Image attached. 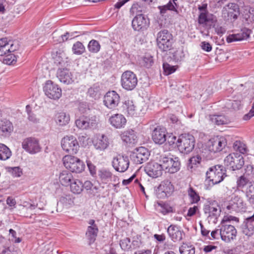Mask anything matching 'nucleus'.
Instances as JSON below:
<instances>
[{
	"instance_id": "1",
	"label": "nucleus",
	"mask_w": 254,
	"mask_h": 254,
	"mask_svg": "<svg viewBox=\"0 0 254 254\" xmlns=\"http://www.w3.org/2000/svg\"><path fill=\"white\" fill-rule=\"evenodd\" d=\"M162 170L170 174H174L180 169L181 163L178 157H173L172 155H161L159 159Z\"/></svg>"
},
{
	"instance_id": "2",
	"label": "nucleus",
	"mask_w": 254,
	"mask_h": 254,
	"mask_svg": "<svg viewBox=\"0 0 254 254\" xmlns=\"http://www.w3.org/2000/svg\"><path fill=\"white\" fill-rule=\"evenodd\" d=\"M176 143L180 152L188 154L194 148L195 139L190 134H182L179 136Z\"/></svg>"
},
{
	"instance_id": "3",
	"label": "nucleus",
	"mask_w": 254,
	"mask_h": 254,
	"mask_svg": "<svg viewBox=\"0 0 254 254\" xmlns=\"http://www.w3.org/2000/svg\"><path fill=\"white\" fill-rule=\"evenodd\" d=\"M63 161L64 167L73 173H80L84 170L85 164L76 157L67 155L63 157Z\"/></svg>"
},
{
	"instance_id": "4",
	"label": "nucleus",
	"mask_w": 254,
	"mask_h": 254,
	"mask_svg": "<svg viewBox=\"0 0 254 254\" xmlns=\"http://www.w3.org/2000/svg\"><path fill=\"white\" fill-rule=\"evenodd\" d=\"M173 39L172 35L167 30L159 31L157 36V44L158 48L162 51L171 50Z\"/></svg>"
},
{
	"instance_id": "5",
	"label": "nucleus",
	"mask_w": 254,
	"mask_h": 254,
	"mask_svg": "<svg viewBox=\"0 0 254 254\" xmlns=\"http://www.w3.org/2000/svg\"><path fill=\"white\" fill-rule=\"evenodd\" d=\"M226 171L221 165H216L210 167L206 173V179L213 185L221 182L226 175Z\"/></svg>"
},
{
	"instance_id": "6",
	"label": "nucleus",
	"mask_w": 254,
	"mask_h": 254,
	"mask_svg": "<svg viewBox=\"0 0 254 254\" xmlns=\"http://www.w3.org/2000/svg\"><path fill=\"white\" fill-rule=\"evenodd\" d=\"M224 162L227 169L231 171L239 170L244 164L243 156L237 153L229 154L225 157Z\"/></svg>"
},
{
	"instance_id": "7",
	"label": "nucleus",
	"mask_w": 254,
	"mask_h": 254,
	"mask_svg": "<svg viewBox=\"0 0 254 254\" xmlns=\"http://www.w3.org/2000/svg\"><path fill=\"white\" fill-rule=\"evenodd\" d=\"M203 211L208 220L215 223L220 215L221 209L216 201H211L204 205Z\"/></svg>"
},
{
	"instance_id": "8",
	"label": "nucleus",
	"mask_w": 254,
	"mask_h": 254,
	"mask_svg": "<svg viewBox=\"0 0 254 254\" xmlns=\"http://www.w3.org/2000/svg\"><path fill=\"white\" fill-rule=\"evenodd\" d=\"M137 82V76L132 71L127 70L122 74L121 79V85L126 90H132L136 86Z\"/></svg>"
},
{
	"instance_id": "9",
	"label": "nucleus",
	"mask_w": 254,
	"mask_h": 254,
	"mask_svg": "<svg viewBox=\"0 0 254 254\" xmlns=\"http://www.w3.org/2000/svg\"><path fill=\"white\" fill-rule=\"evenodd\" d=\"M240 14L239 6L235 3L230 2L224 6L222 16L225 20H236Z\"/></svg>"
},
{
	"instance_id": "10",
	"label": "nucleus",
	"mask_w": 254,
	"mask_h": 254,
	"mask_svg": "<svg viewBox=\"0 0 254 254\" xmlns=\"http://www.w3.org/2000/svg\"><path fill=\"white\" fill-rule=\"evenodd\" d=\"M219 227L221 228L222 241L228 243L235 239L237 232L234 226L228 224L227 221L223 220Z\"/></svg>"
},
{
	"instance_id": "11",
	"label": "nucleus",
	"mask_w": 254,
	"mask_h": 254,
	"mask_svg": "<svg viewBox=\"0 0 254 254\" xmlns=\"http://www.w3.org/2000/svg\"><path fill=\"white\" fill-rule=\"evenodd\" d=\"M61 145L64 151L71 154H76L79 148L76 137L72 135L64 137L61 141Z\"/></svg>"
},
{
	"instance_id": "12",
	"label": "nucleus",
	"mask_w": 254,
	"mask_h": 254,
	"mask_svg": "<svg viewBox=\"0 0 254 254\" xmlns=\"http://www.w3.org/2000/svg\"><path fill=\"white\" fill-rule=\"evenodd\" d=\"M226 209L231 213L245 212L247 209V205L242 197L235 194L232 196Z\"/></svg>"
},
{
	"instance_id": "13",
	"label": "nucleus",
	"mask_w": 254,
	"mask_h": 254,
	"mask_svg": "<svg viewBox=\"0 0 254 254\" xmlns=\"http://www.w3.org/2000/svg\"><path fill=\"white\" fill-rule=\"evenodd\" d=\"M43 90L49 98L57 100L62 96V89L51 80H48L45 84Z\"/></svg>"
},
{
	"instance_id": "14",
	"label": "nucleus",
	"mask_w": 254,
	"mask_h": 254,
	"mask_svg": "<svg viewBox=\"0 0 254 254\" xmlns=\"http://www.w3.org/2000/svg\"><path fill=\"white\" fill-rule=\"evenodd\" d=\"M75 123L78 128L87 129L95 127L97 123V120L95 116H81L75 120Z\"/></svg>"
},
{
	"instance_id": "15",
	"label": "nucleus",
	"mask_w": 254,
	"mask_h": 254,
	"mask_svg": "<svg viewBox=\"0 0 254 254\" xmlns=\"http://www.w3.org/2000/svg\"><path fill=\"white\" fill-rule=\"evenodd\" d=\"M174 190V187L171 182L169 180H164L161 182L156 190V195L159 198H164L172 193Z\"/></svg>"
},
{
	"instance_id": "16",
	"label": "nucleus",
	"mask_w": 254,
	"mask_h": 254,
	"mask_svg": "<svg viewBox=\"0 0 254 254\" xmlns=\"http://www.w3.org/2000/svg\"><path fill=\"white\" fill-rule=\"evenodd\" d=\"M22 148L31 154H35L41 151V147L39 141L35 138H25L22 143Z\"/></svg>"
},
{
	"instance_id": "17",
	"label": "nucleus",
	"mask_w": 254,
	"mask_h": 254,
	"mask_svg": "<svg viewBox=\"0 0 254 254\" xmlns=\"http://www.w3.org/2000/svg\"><path fill=\"white\" fill-rule=\"evenodd\" d=\"M149 23V19L146 15L138 14L132 19V27L135 31H143L147 28Z\"/></svg>"
},
{
	"instance_id": "18",
	"label": "nucleus",
	"mask_w": 254,
	"mask_h": 254,
	"mask_svg": "<svg viewBox=\"0 0 254 254\" xmlns=\"http://www.w3.org/2000/svg\"><path fill=\"white\" fill-rule=\"evenodd\" d=\"M112 165L117 171L122 173L124 172L129 167V161L128 157L127 156L119 155L113 158Z\"/></svg>"
},
{
	"instance_id": "19",
	"label": "nucleus",
	"mask_w": 254,
	"mask_h": 254,
	"mask_svg": "<svg viewBox=\"0 0 254 254\" xmlns=\"http://www.w3.org/2000/svg\"><path fill=\"white\" fill-rule=\"evenodd\" d=\"M149 155V152L146 148L140 147L132 153L130 158L134 163L140 164L146 161Z\"/></svg>"
},
{
	"instance_id": "20",
	"label": "nucleus",
	"mask_w": 254,
	"mask_h": 254,
	"mask_svg": "<svg viewBox=\"0 0 254 254\" xmlns=\"http://www.w3.org/2000/svg\"><path fill=\"white\" fill-rule=\"evenodd\" d=\"M120 101V95L115 91H108L104 96V105L109 109H113L117 107Z\"/></svg>"
},
{
	"instance_id": "21",
	"label": "nucleus",
	"mask_w": 254,
	"mask_h": 254,
	"mask_svg": "<svg viewBox=\"0 0 254 254\" xmlns=\"http://www.w3.org/2000/svg\"><path fill=\"white\" fill-rule=\"evenodd\" d=\"M144 171L149 177L153 178L161 176L163 172L160 163L155 162L147 163L144 167Z\"/></svg>"
},
{
	"instance_id": "22",
	"label": "nucleus",
	"mask_w": 254,
	"mask_h": 254,
	"mask_svg": "<svg viewBox=\"0 0 254 254\" xmlns=\"http://www.w3.org/2000/svg\"><path fill=\"white\" fill-rule=\"evenodd\" d=\"M252 33L251 29L247 28H242L238 33L229 35L226 39L228 43L240 41L247 40Z\"/></svg>"
},
{
	"instance_id": "23",
	"label": "nucleus",
	"mask_w": 254,
	"mask_h": 254,
	"mask_svg": "<svg viewBox=\"0 0 254 254\" xmlns=\"http://www.w3.org/2000/svg\"><path fill=\"white\" fill-rule=\"evenodd\" d=\"M57 77L61 82L65 84H71L74 81L73 74L67 68H59Z\"/></svg>"
},
{
	"instance_id": "24",
	"label": "nucleus",
	"mask_w": 254,
	"mask_h": 254,
	"mask_svg": "<svg viewBox=\"0 0 254 254\" xmlns=\"http://www.w3.org/2000/svg\"><path fill=\"white\" fill-rule=\"evenodd\" d=\"M108 122L113 127L120 129L125 127L127 120L123 115L115 114L109 117Z\"/></svg>"
},
{
	"instance_id": "25",
	"label": "nucleus",
	"mask_w": 254,
	"mask_h": 254,
	"mask_svg": "<svg viewBox=\"0 0 254 254\" xmlns=\"http://www.w3.org/2000/svg\"><path fill=\"white\" fill-rule=\"evenodd\" d=\"M152 138L155 143L163 144L167 140L165 129L158 127H156L152 133Z\"/></svg>"
},
{
	"instance_id": "26",
	"label": "nucleus",
	"mask_w": 254,
	"mask_h": 254,
	"mask_svg": "<svg viewBox=\"0 0 254 254\" xmlns=\"http://www.w3.org/2000/svg\"><path fill=\"white\" fill-rule=\"evenodd\" d=\"M167 233L174 242L180 241L183 239V231L177 225H171L167 229Z\"/></svg>"
},
{
	"instance_id": "27",
	"label": "nucleus",
	"mask_w": 254,
	"mask_h": 254,
	"mask_svg": "<svg viewBox=\"0 0 254 254\" xmlns=\"http://www.w3.org/2000/svg\"><path fill=\"white\" fill-rule=\"evenodd\" d=\"M208 143L211 146L213 152L221 151L227 145V141L224 137H217L213 140H210Z\"/></svg>"
},
{
	"instance_id": "28",
	"label": "nucleus",
	"mask_w": 254,
	"mask_h": 254,
	"mask_svg": "<svg viewBox=\"0 0 254 254\" xmlns=\"http://www.w3.org/2000/svg\"><path fill=\"white\" fill-rule=\"evenodd\" d=\"M93 144L97 150H104L109 145V139L106 136L102 135L101 136L94 140Z\"/></svg>"
},
{
	"instance_id": "29",
	"label": "nucleus",
	"mask_w": 254,
	"mask_h": 254,
	"mask_svg": "<svg viewBox=\"0 0 254 254\" xmlns=\"http://www.w3.org/2000/svg\"><path fill=\"white\" fill-rule=\"evenodd\" d=\"M12 131L13 126L10 121L5 119L0 121V135L6 136Z\"/></svg>"
},
{
	"instance_id": "30",
	"label": "nucleus",
	"mask_w": 254,
	"mask_h": 254,
	"mask_svg": "<svg viewBox=\"0 0 254 254\" xmlns=\"http://www.w3.org/2000/svg\"><path fill=\"white\" fill-rule=\"evenodd\" d=\"M122 140L127 143L134 144L136 142L137 136L132 129L124 131L121 135Z\"/></svg>"
},
{
	"instance_id": "31",
	"label": "nucleus",
	"mask_w": 254,
	"mask_h": 254,
	"mask_svg": "<svg viewBox=\"0 0 254 254\" xmlns=\"http://www.w3.org/2000/svg\"><path fill=\"white\" fill-rule=\"evenodd\" d=\"M243 22L246 25H250L254 22V8L249 7L244 10L243 14Z\"/></svg>"
},
{
	"instance_id": "32",
	"label": "nucleus",
	"mask_w": 254,
	"mask_h": 254,
	"mask_svg": "<svg viewBox=\"0 0 254 254\" xmlns=\"http://www.w3.org/2000/svg\"><path fill=\"white\" fill-rule=\"evenodd\" d=\"M59 178L63 186H67L71 183L73 176L68 171L64 170L60 173Z\"/></svg>"
},
{
	"instance_id": "33",
	"label": "nucleus",
	"mask_w": 254,
	"mask_h": 254,
	"mask_svg": "<svg viewBox=\"0 0 254 254\" xmlns=\"http://www.w3.org/2000/svg\"><path fill=\"white\" fill-rule=\"evenodd\" d=\"M55 121L56 123L59 126H65L70 121L69 115L64 112L58 113L55 116Z\"/></svg>"
},
{
	"instance_id": "34",
	"label": "nucleus",
	"mask_w": 254,
	"mask_h": 254,
	"mask_svg": "<svg viewBox=\"0 0 254 254\" xmlns=\"http://www.w3.org/2000/svg\"><path fill=\"white\" fill-rule=\"evenodd\" d=\"M215 152H213L212 148L210 145L208 143L207 145L203 147L201 150L200 155L201 158L206 160H211L214 157Z\"/></svg>"
},
{
	"instance_id": "35",
	"label": "nucleus",
	"mask_w": 254,
	"mask_h": 254,
	"mask_svg": "<svg viewBox=\"0 0 254 254\" xmlns=\"http://www.w3.org/2000/svg\"><path fill=\"white\" fill-rule=\"evenodd\" d=\"M99 230L98 228L88 227L85 233L89 244H93L96 240Z\"/></svg>"
},
{
	"instance_id": "36",
	"label": "nucleus",
	"mask_w": 254,
	"mask_h": 254,
	"mask_svg": "<svg viewBox=\"0 0 254 254\" xmlns=\"http://www.w3.org/2000/svg\"><path fill=\"white\" fill-rule=\"evenodd\" d=\"M98 176L102 183L107 184L112 181L113 176L109 170L103 169L98 171Z\"/></svg>"
},
{
	"instance_id": "37",
	"label": "nucleus",
	"mask_w": 254,
	"mask_h": 254,
	"mask_svg": "<svg viewBox=\"0 0 254 254\" xmlns=\"http://www.w3.org/2000/svg\"><path fill=\"white\" fill-rule=\"evenodd\" d=\"M209 120L212 123L218 126L226 124L228 122L225 117L222 115H210Z\"/></svg>"
},
{
	"instance_id": "38",
	"label": "nucleus",
	"mask_w": 254,
	"mask_h": 254,
	"mask_svg": "<svg viewBox=\"0 0 254 254\" xmlns=\"http://www.w3.org/2000/svg\"><path fill=\"white\" fill-rule=\"evenodd\" d=\"M11 156V152L9 148L5 144L0 143V160H6Z\"/></svg>"
},
{
	"instance_id": "39",
	"label": "nucleus",
	"mask_w": 254,
	"mask_h": 254,
	"mask_svg": "<svg viewBox=\"0 0 254 254\" xmlns=\"http://www.w3.org/2000/svg\"><path fill=\"white\" fill-rule=\"evenodd\" d=\"M10 46L8 45V41L6 38L0 39V56H5L8 54Z\"/></svg>"
},
{
	"instance_id": "40",
	"label": "nucleus",
	"mask_w": 254,
	"mask_h": 254,
	"mask_svg": "<svg viewBox=\"0 0 254 254\" xmlns=\"http://www.w3.org/2000/svg\"><path fill=\"white\" fill-rule=\"evenodd\" d=\"M87 95L94 99L99 98L101 95L99 86L97 84H94L88 89Z\"/></svg>"
},
{
	"instance_id": "41",
	"label": "nucleus",
	"mask_w": 254,
	"mask_h": 254,
	"mask_svg": "<svg viewBox=\"0 0 254 254\" xmlns=\"http://www.w3.org/2000/svg\"><path fill=\"white\" fill-rule=\"evenodd\" d=\"M123 108L129 115L133 116L135 114V106L131 100L126 101L123 105Z\"/></svg>"
},
{
	"instance_id": "42",
	"label": "nucleus",
	"mask_w": 254,
	"mask_h": 254,
	"mask_svg": "<svg viewBox=\"0 0 254 254\" xmlns=\"http://www.w3.org/2000/svg\"><path fill=\"white\" fill-rule=\"evenodd\" d=\"M70 185L71 191L74 193L79 194L83 190V183L79 180H75Z\"/></svg>"
},
{
	"instance_id": "43",
	"label": "nucleus",
	"mask_w": 254,
	"mask_h": 254,
	"mask_svg": "<svg viewBox=\"0 0 254 254\" xmlns=\"http://www.w3.org/2000/svg\"><path fill=\"white\" fill-rule=\"evenodd\" d=\"M180 254H194L195 247L190 244L183 243L179 248Z\"/></svg>"
},
{
	"instance_id": "44",
	"label": "nucleus",
	"mask_w": 254,
	"mask_h": 254,
	"mask_svg": "<svg viewBox=\"0 0 254 254\" xmlns=\"http://www.w3.org/2000/svg\"><path fill=\"white\" fill-rule=\"evenodd\" d=\"M202 158L200 155H197L196 156H193L189 159V163L188 165V169L190 170L191 171L195 167H197L198 164H200Z\"/></svg>"
},
{
	"instance_id": "45",
	"label": "nucleus",
	"mask_w": 254,
	"mask_h": 254,
	"mask_svg": "<svg viewBox=\"0 0 254 254\" xmlns=\"http://www.w3.org/2000/svg\"><path fill=\"white\" fill-rule=\"evenodd\" d=\"M170 51H171L169 53L172 55V57H171V58L173 60L176 62H181L183 60L184 54L182 50H175L171 49Z\"/></svg>"
},
{
	"instance_id": "46",
	"label": "nucleus",
	"mask_w": 254,
	"mask_h": 254,
	"mask_svg": "<svg viewBox=\"0 0 254 254\" xmlns=\"http://www.w3.org/2000/svg\"><path fill=\"white\" fill-rule=\"evenodd\" d=\"M245 192L248 201L254 204V182L246 189Z\"/></svg>"
},
{
	"instance_id": "47",
	"label": "nucleus",
	"mask_w": 254,
	"mask_h": 254,
	"mask_svg": "<svg viewBox=\"0 0 254 254\" xmlns=\"http://www.w3.org/2000/svg\"><path fill=\"white\" fill-rule=\"evenodd\" d=\"M252 183L253 182L250 181L244 176H242L238 179L237 181V187L239 189H246L251 184H252Z\"/></svg>"
},
{
	"instance_id": "48",
	"label": "nucleus",
	"mask_w": 254,
	"mask_h": 254,
	"mask_svg": "<svg viewBox=\"0 0 254 254\" xmlns=\"http://www.w3.org/2000/svg\"><path fill=\"white\" fill-rule=\"evenodd\" d=\"M87 47L90 52L97 53L100 51L101 46L98 41L92 40L89 42Z\"/></svg>"
},
{
	"instance_id": "49",
	"label": "nucleus",
	"mask_w": 254,
	"mask_h": 254,
	"mask_svg": "<svg viewBox=\"0 0 254 254\" xmlns=\"http://www.w3.org/2000/svg\"><path fill=\"white\" fill-rule=\"evenodd\" d=\"M72 50L74 54L80 55L84 53L85 48L81 42L78 41L73 44Z\"/></svg>"
},
{
	"instance_id": "50",
	"label": "nucleus",
	"mask_w": 254,
	"mask_h": 254,
	"mask_svg": "<svg viewBox=\"0 0 254 254\" xmlns=\"http://www.w3.org/2000/svg\"><path fill=\"white\" fill-rule=\"evenodd\" d=\"M233 148L235 151L242 154L246 153L248 151L246 145L240 141H236L233 144Z\"/></svg>"
},
{
	"instance_id": "51",
	"label": "nucleus",
	"mask_w": 254,
	"mask_h": 254,
	"mask_svg": "<svg viewBox=\"0 0 254 254\" xmlns=\"http://www.w3.org/2000/svg\"><path fill=\"white\" fill-rule=\"evenodd\" d=\"M188 193L192 203H195L199 201L200 197L198 194L192 187L189 188Z\"/></svg>"
},
{
	"instance_id": "52",
	"label": "nucleus",
	"mask_w": 254,
	"mask_h": 254,
	"mask_svg": "<svg viewBox=\"0 0 254 254\" xmlns=\"http://www.w3.org/2000/svg\"><path fill=\"white\" fill-rule=\"evenodd\" d=\"M242 105V101L240 100H229L226 103V107L228 109L234 110L240 109Z\"/></svg>"
},
{
	"instance_id": "53",
	"label": "nucleus",
	"mask_w": 254,
	"mask_h": 254,
	"mask_svg": "<svg viewBox=\"0 0 254 254\" xmlns=\"http://www.w3.org/2000/svg\"><path fill=\"white\" fill-rule=\"evenodd\" d=\"M18 56L14 54H7L3 60V63L8 65L14 64L17 60Z\"/></svg>"
},
{
	"instance_id": "54",
	"label": "nucleus",
	"mask_w": 254,
	"mask_h": 254,
	"mask_svg": "<svg viewBox=\"0 0 254 254\" xmlns=\"http://www.w3.org/2000/svg\"><path fill=\"white\" fill-rule=\"evenodd\" d=\"M120 245L122 249L125 251H128L131 250L130 240L128 238H126L121 240Z\"/></svg>"
},
{
	"instance_id": "55",
	"label": "nucleus",
	"mask_w": 254,
	"mask_h": 254,
	"mask_svg": "<svg viewBox=\"0 0 254 254\" xmlns=\"http://www.w3.org/2000/svg\"><path fill=\"white\" fill-rule=\"evenodd\" d=\"M154 63L153 57L150 55H146L142 59L141 64L144 66L149 68Z\"/></svg>"
},
{
	"instance_id": "56",
	"label": "nucleus",
	"mask_w": 254,
	"mask_h": 254,
	"mask_svg": "<svg viewBox=\"0 0 254 254\" xmlns=\"http://www.w3.org/2000/svg\"><path fill=\"white\" fill-rule=\"evenodd\" d=\"M221 228L216 229L213 230L210 235L208 240H218L220 238L221 239Z\"/></svg>"
},
{
	"instance_id": "57",
	"label": "nucleus",
	"mask_w": 254,
	"mask_h": 254,
	"mask_svg": "<svg viewBox=\"0 0 254 254\" xmlns=\"http://www.w3.org/2000/svg\"><path fill=\"white\" fill-rule=\"evenodd\" d=\"M163 68L166 74L169 75L174 72L176 68L175 66L171 65L167 63H164L163 64Z\"/></svg>"
},
{
	"instance_id": "58",
	"label": "nucleus",
	"mask_w": 254,
	"mask_h": 254,
	"mask_svg": "<svg viewBox=\"0 0 254 254\" xmlns=\"http://www.w3.org/2000/svg\"><path fill=\"white\" fill-rule=\"evenodd\" d=\"M208 12H201L200 13L198 18V23L199 24H206L208 22V19L207 17Z\"/></svg>"
},
{
	"instance_id": "59",
	"label": "nucleus",
	"mask_w": 254,
	"mask_h": 254,
	"mask_svg": "<svg viewBox=\"0 0 254 254\" xmlns=\"http://www.w3.org/2000/svg\"><path fill=\"white\" fill-rule=\"evenodd\" d=\"M60 202L63 203L66 208H68L73 204V201L71 198L63 197L60 199Z\"/></svg>"
},
{
	"instance_id": "60",
	"label": "nucleus",
	"mask_w": 254,
	"mask_h": 254,
	"mask_svg": "<svg viewBox=\"0 0 254 254\" xmlns=\"http://www.w3.org/2000/svg\"><path fill=\"white\" fill-rule=\"evenodd\" d=\"M86 162L91 175L92 176L95 175L96 173V166L88 159L86 160Z\"/></svg>"
},
{
	"instance_id": "61",
	"label": "nucleus",
	"mask_w": 254,
	"mask_h": 254,
	"mask_svg": "<svg viewBox=\"0 0 254 254\" xmlns=\"http://www.w3.org/2000/svg\"><path fill=\"white\" fill-rule=\"evenodd\" d=\"M30 108L29 105L26 106V110L28 115V119L29 121L33 123H37L39 122V119H38L36 116L30 112H29L28 109Z\"/></svg>"
},
{
	"instance_id": "62",
	"label": "nucleus",
	"mask_w": 254,
	"mask_h": 254,
	"mask_svg": "<svg viewBox=\"0 0 254 254\" xmlns=\"http://www.w3.org/2000/svg\"><path fill=\"white\" fill-rule=\"evenodd\" d=\"M199 225L200 226V231H201V234L203 237H205L206 239H208L209 237L210 236L209 233L210 231L206 229L202 225V224L200 222Z\"/></svg>"
},
{
	"instance_id": "63",
	"label": "nucleus",
	"mask_w": 254,
	"mask_h": 254,
	"mask_svg": "<svg viewBox=\"0 0 254 254\" xmlns=\"http://www.w3.org/2000/svg\"><path fill=\"white\" fill-rule=\"evenodd\" d=\"M9 234L11 236L12 238L11 239V241L14 242V243H20L21 241V239L20 238H17L16 232L12 229H10L9 230Z\"/></svg>"
},
{
	"instance_id": "64",
	"label": "nucleus",
	"mask_w": 254,
	"mask_h": 254,
	"mask_svg": "<svg viewBox=\"0 0 254 254\" xmlns=\"http://www.w3.org/2000/svg\"><path fill=\"white\" fill-rule=\"evenodd\" d=\"M200 45L201 49L206 52H209L212 50L211 45L208 42H202Z\"/></svg>"
}]
</instances>
